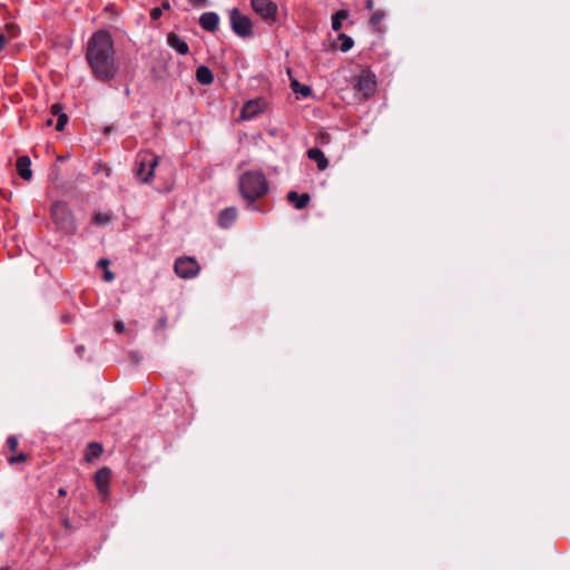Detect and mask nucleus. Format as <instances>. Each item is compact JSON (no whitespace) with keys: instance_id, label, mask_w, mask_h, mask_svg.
Instances as JSON below:
<instances>
[{"instance_id":"nucleus-5","label":"nucleus","mask_w":570,"mask_h":570,"mask_svg":"<svg viewBox=\"0 0 570 570\" xmlns=\"http://www.w3.org/2000/svg\"><path fill=\"white\" fill-rule=\"evenodd\" d=\"M174 269L180 278L188 279L198 275L200 266L194 257L184 256L175 261Z\"/></svg>"},{"instance_id":"nucleus-21","label":"nucleus","mask_w":570,"mask_h":570,"mask_svg":"<svg viewBox=\"0 0 570 570\" xmlns=\"http://www.w3.org/2000/svg\"><path fill=\"white\" fill-rule=\"evenodd\" d=\"M384 18H385V12L382 10H376L375 12H373V14L370 19V24L374 29L380 30V26L383 22Z\"/></svg>"},{"instance_id":"nucleus-4","label":"nucleus","mask_w":570,"mask_h":570,"mask_svg":"<svg viewBox=\"0 0 570 570\" xmlns=\"http://www.w3.org/2000/svg\"><path fill=\"white\" fill-rule=\"evenodd\" d=\"M230 28L240 38L253 37V22L249 17L243 14L237 8L229 11Z\"/></svg>"},{"instance_id":"nucleus-15","label":"nucleus","mask_w":570,"mask_h":570,"mask_svg":"<svg viewBox=\"0 0 570 570\" xmlns=\"http://www.w3.org/2000/svg\"><path fill=\"white\" fill-rule=\"evenodd\" d=\"M307 157L311 160L316 161L317 168L320 170H325L328 167V159L325 157L324 153L318 148L308 149Z\"/></svg>"},{"instance_id":"nucleus-37","label":"nucleus","mask_w":570,"mask_h":570,"mask_svg":"<svg viewBox=\"0 0 570 570\" xmlns=\"http://www.w3.org/2000/svg\"><path fill=\"white\" fill-rule=\"evenodd\" d=\"M165 324H166V320L165 318L159 320V322H158L159 326H165Z\"/></svg>"},{"instance_id":"nucleus-31","label":"nucleus","mask_w":570,"mask_h":570,"mask_svg":"<svg viewBox=\"0 0 570 570\" xmlns=\"http://www.w3.org/2000/svg\"><path fill=\"white\" fill-rule=\"evenodd\" d=\"M7 43V38L3 33H0V50H2L4 48Z\"/></svg>"},{"instance_id":"nucleus-16","label":"nucleus","mask_w":570,"mask_h":570,"mask_svg":"<svg viewBox=\"0 0 570 570\" xmlns=\"http://www.w3.org/2000/svg\"><path fill=\"white\" fill-rule=\"evenodd\" d=\"M51 114L52 116H58V119H57V124H56V129L58 131H61L63 130L67 121H68V116L62 112V107L60 104H53L51 106Z\"/></svg>"},{"instance_id":"nucleus-18","label":"nucleus","mask_w":570,"mask_h":570,"mask_svg":"<svg viewBox=\"0 0 570 570\" xmlns=\"http://www.w3.org/2000/svg\"><path fill=\"white\" fill-rule=\"evenodd\" d=\"M291 88L295 94L301 95L304 98H307L312 95L311 87L306 85H301L296 79H293L291 82Z\"/></svg>"},{"instance_id":"nucleus-35","label":"nucleus","mask_w":570,"mask_h":570,"mask_svg":"<svg viewBox=\"0 0 570 570\" xmlns=\"http://www.w3.org/2000/svg\"><path fill=\"white\" fill-rule=\"evenodd\" d=\"M45 124L46 126H51L52 125V118L51 117H48L45 119Z\"/></svg>"},{"instance_id":"nucleus-36","label":"nucleus","mask_w":570,"mask_h":570,"mask_svg":"<svg viewBox=\"0 0 570 570\" xmlns=\"http://www.w3.org/2000/svg\"><path fill=\"white\" fill-rule=\"evenodd\" d=\"M163 8L164 9H169L170 8V3L168 2V0H165V2L163 3Z\"/></svg>"},{"instance_id":"nucleus-24","label":"nucleus","mask_w":570,"mask_h":570,"mask_svg":"<svg viewBox=\"0 0 570 570\" xmlns=\"http://www.w3.org/2000/svg\"><path fill=\"white\" fill-rule=\"evenodd\" d=\"M109 219H110V217L108 215H106V214H97L95 216V222L97 224H106V223L109 222Z\"/></svg>"},{"instance_id":"nucleus-32","label":"nucleus","mask_w":570,"mask_h":570,"mask_svg":"<svg viewBox=\"0 0 570 570\" xmlns=\"http://www.w3.org/2000/svg\"><path fill=\"white\" fill-rule=\"evenodd\" d=\"M188 2L194 6H204L207 2V0H188Z\"/></svg>"},{"instance_id":"nucleus-2","label":"nucleus","mask_w":570,"mask_h":570,"mask_svg":"<svg viewBox=\"0 0 570 570\" xmlns=\"http://www.w3.org/2000/svg\"><path fill=\"white\" fill-rule=\"evenodd\" d=\"M239 190L242 196L253 204L268 191L266 177L261 171H246L239 178Z\"/></svg>"},{"instance_id":"nucleus-9","label":"nucleus","mask_w":570,"mask_h":570,"mask_svg":"<svg viewBox=\"0 0 570 570\" xmlns=\"http://www.w3.org/2000/svg\"><path fill=\"white\" fill-rule=\"evenodd\" d=\"M199 26L209 32H216L219 26V16L214 11L204 12L198 20Z\"/></svg>"},{"instance_id":"nucleus-29","label":"nucleus","mask_w":570,"mask_h":570,"mask_svg":"<svg viewBox=\"0 0 570 570\" xmlns=\"http://www.w3.org/2000/svg\"><path fill=\"white\" fill-rule=\"evenodd\" d=\"M330 140H331V136H330V134H327V132H323V134H321V136H320V141H321L322 144H327V142H330Z\"/></svg>"},{"instance_id":"nucleus-14","label":"nucleus","mask_w":570,"mask_h":570,"mask_svg":"<svg viewBox=\"0 0 570 570\" xmlns=\"http://www.w3.org/2000/svg\"><path fill=\"white\" fill-rule=\"evenodd\" d=\"M287 200L289 203H292L294 205V207L296 209H303L305 208L309 200H311V197L308 194L304 193V194H298L294 190H291L288 191L287 196H286Z\"/></svg>"},{"instance_id":"nucleus-22","label":"nucleus","mask_w":570,"mask_h":570,"mask_svg":"<svg viewBox=\"0 0 570 570\" xmlns=\"http://www.w3.org/2000/svg\"><path fill=\"white\" fill-rule=\"evenodd\" d=\"M49 179L52 181H56L59 179V167L57 165H53L49 170Z\"/></svg>"},{"instance_id":"nucleus-20","label":"nucleus","mask_w":570,"mask_h":570,"mask_svg":"<svg viewBox=\"0 0 570 570\" xmlns=\"http://www.w3.org/2000/svg\"><path fill=\"white\" fill-rule=\"evenodd\" d=\"M337 40L340 41V49L343 52H347L354 45L353 39L345 33H340Z\"/></svg>"},{"instance_id":"nucleus-28","label":"nucleus","mask_w":570,"mask_h":570,"mask_svg":"<svg viewBox=\"0 0 570 570\" xmlns=\"http://www.w3.org/2000/svg\"><path fill=\"white\" fill-rule=\"evenodd\" d=\"M115 331L117 333H122L125 331V323L122 321H117L115 323Z\"/></svg>"},{"instance_id":"nucleus-23","label":"nucleus","mask_w":570,"mask_h":570,"mask_svg":"<svg viewBox=\"0 0 570 570\" xmlns=\"http://www.w3.org/2000/svg\"><path fill=\"white\" fill-rule=\"evenodd\" d=\"M24 460H26V455L23 453H20V454L16 455V456H10L8 459V462L10 464H14V463L23 462Z\"/></svg>"},{"instance_id":"nucleus-33","label":"nucleus","mask_w":570,"mask_h":570,"mask_svg":"<svg viewBox=\"0 0 570 570\" xmlns=\"http://www.w3.org/2000/svg\"><path fill=\"white\" fill-rule=\"evenodd\" d=\"M364 1H365L366 9L372 10L374 8V1L373 0H364Z\"/></svg>"},{"instance_id":"nucleus-38","label":"nucleus","mask_w":570,"mask_h":570,"mask_svg":"<svg viewBox=\"0 0 570 570\" xmlns=\"http://www.w3.org/2000/svg\"><path fill=\"white\" fill-rule=\"evenodd\" d=\"M0 570H8V568H0Z\"/></svg>"},{"instance_id":"nucleus-3","label":"nucleus","mask_w":570,"mask_h":570,"mask_svg":"<svg viewBox=\"0 0 570 570\" xmlns=\"http://www.w3.org/2000/svg\"><path fill=\"white\" fill-rule=\"evenodd\" d=\"M51 217L57 227L65 234L76 232V220L72 213L63 202H56L51 206Z\"/></svg>"},{"instance_id":"nucleus-7","label":"nucleus","mask_w":570,"mask_h":570,"mask_svg":"<svg viewBox=\"0 0 570 570\" xmlns=\"http://www.w3.org/2000/svg\"><path fill=\"white\" fill-rule=\"evenodd\" d=\"M159 158L157 156H145L138 164L136 170L137 177L142 183H149L154 177L155 168L158 166Z\"/></svg>"},{"instance_id":"nucleus-34","label":"nucleus","mask_w":570,"mask_h":570,"mask_svg":"<svg viewBox=\"0 0 570 570\" xmlns=\"http://www.w3.org/2000/svg\"><path fill=\"white\" fill-rule=\"evenodd\" d=\"M98 265L106 268L109 265V261L106 258H102L98 262Z\"/></svg>"},{"instance_id":"nucleus-27","label":"nucleus","mask_w":570,"mask_h":570,"mask_svg":"<svg viewBox=\"0 0 570 570\" xmlns=\"http://www.w3.org/2000/svg\"><path fill=\"white\" fill-rule=\"evenodd\" d=\"M114 278H115V274L112 272L108 271V269H105V272H104V279L106 282H111V281H114Z\"/></svg>"},{"instance_id":"nucleus-10","label":"nucleus","mask_w":570,"mask_h":570,"mask_svg":"<svg viewBox=\"0 0 570 570\" xmlns=\"http://www.w3.org/2000/svg\"><path fill=\"white\" fill-rule=\"evenodd\" d=\"M237 217V209L235 207H227L220 212L218 216V225L222 228H228L236 222Z\"/></svg>"},{"instance_id":"nucleus-25","label":"nucleus","mask_w":570,"mask_h":570,"mask_svg":"<svg viewBox=\"0 0 570 570\" xmlns=\"http://www.w3.org/2000/svg\"><path fill=\"white\" fill-rule=\"evenodd\" d=\"M7 445L8 448L11 450V451H14L18 446V440L17 438L14 436H10L8 440H7Z\"/></svg>"},{"instance_id":"nucleus-19","label":"nucleus","mask_w":570,"mask_h":570,"mask_svg":"<svg viewBox=\"0 0 570 570\" xmlns=\"http://www.w3.org/2000/svg\"><path fill=\"white\" fill-rule=\"evenodd\" d=\"M348 12L346 10H340L332 17V28L338 31L342 28V20L346 19Z\"/></svg>"},{"instance_id":"nucleus-13","label":"nucleus","mask_w":570,"mask_h":570,"mask_svg":"<svg viewBox=\"0 0 570 570\" xmlns=\"http://www.w3.org/2000/svg\"><path fill=\"white\" fill-rule=\"evenodd\" d=\"M17 171L24 180L32 178L31 159L28 156H21L17 159Z\"/></svg>"},{"instance_id":"nucleus-26","label":"nucleus","mask_w":570,"mask_h":570,"mask_svg":"<svg viewBox=\"0 0 570 570\" xmlns=\"http://www.w3.org/2000/svg\"><path fill=\"white\" fill-rule=\"evenodd\" d=\"M161 14H163L161 8H154L150 11V17L153 20L159 19L161 17Z\"/></svg>"},{"instance_id":"nucleus-6","label":"nucleus","mask_w":570,"mask_h":570,"mask_svg":"<svg viewBox=\"0 0 570 570\" xmlns=\"http://www.w3.org/2000/svg\"><path fill=\"white\" fill-rule=\"evenodd\" d=\"M250 6L255 13H257L263 20L272 24L277 19V4L272 0H250Z\"/></svg>"},{"instance_id":"nucleus-12","label":"nucleus","mask_w":570,"mask_h":570,"mask_svg":"<svg viewBox=\"0 0 570 570\" xmlns=\"http://www.w3.org/2000/svg\"><path fill=\"white\" fill-rule=\"evenodd\" d=\"M264 102L262 100H249L242 109V118L250 119L257 116L263 109Z\"/></svg>"},{"instance_id":"nucleus-17","label":"nucleus","mask_w":570,"mask_h":570,"mask_svg":"<svg viewBox=\"0 0 570 570\" xmlns=\"http://www.w3.org/2000/svg\"><path fill=\"white\" fill-rule=\"evenodd\" d=\"M196 79L202 85H210L214 81L212 70L206 66H200L196 69Z\"/></svg>"},{"instance_id":"nucleus-30","label":"nucleus","mask_w":570,"mask_h":570,"mask_svg":"<svg viewBox=\"0 0 570 570\" xmlns=\"http://www.w3.org/2000/svg\"><path fill=\"white\" fill-rule=\"evenodd\" d=\"M85 352H86V347L83 345H78L76 347V353L78 354L79 357H83Z\"/></svg>"},{"instance_id":"nucleus-1","label":"nucleus","mask_w":570,"mask_h":570,"mask_svg":"<svg viewBox=\"0 0 570 570\" xmlns=\"http://www.w3.org/2000/svg\"><path fill=\"white\" fill-rule=\"evenodd\" d=\"M86 60L92 76L100 82L115 79L118 66L115 57L114 39L109 31L95 32L87 43Z\"/></svg>"},{"instance_id":"nucleus-11","label":"nucleus","mask_w":570,"mask_h":570,"mask_svg":"<svg viewBox=\"0 0 570 570\" xmlns=\"http://www.w3.org/2000/svg\"><path fill=\"white\" fill-rule=\"evenodd\" d=\"M167 43L179 55H187L189 52L188 43L175 32L168 33Z\"/></svg>"},{"instance_id":"nucleus-8","label":"nucleus","mask_w":570,"mask_h":570,"mask_svg":"<svg viewBox=\"0 0 570 570\" xmlns=\"http://www.w3.org/2000/svg\"><path fill=\"white\" fill-rule=\"evenodd\" d=\"M354 88L362 94L364 98H368L372 96L376 88V80L374 75H372L368 71H362L356 78H355V85Z\"/></svg>"}]
</instances>
